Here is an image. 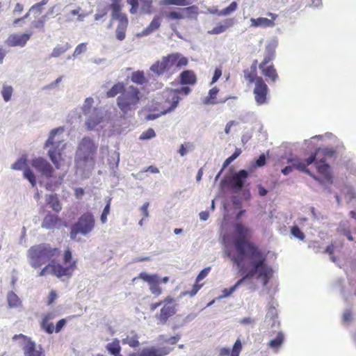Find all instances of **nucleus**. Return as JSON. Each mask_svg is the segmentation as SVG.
I'll return each instance as SVG.
<instances>
[{"label": "nucleus", "instance_id": "49530a36", "mask_svg": "<svg viewBox=\"0 0 356 356\" xmlns=\"http://www.w3.org/2000/svg\"><path fill=\"white\" fill-rule=\"evenodd\" d=\"M93 103H94L93 98L88 97L86 99V100L83 104V106H82V110H83V114L85 115H87L92 113V109L95 108H92Z\"/></svg>", "mask_w": 356, "mask_h": 356}, {"label": "nucleus", "instance_id": "aec40b11", "mask_svg": "<svg viewBox=\"0 0 356 356\" xmlns=\"http://www.w3.org/2000/svg\"><path fill=\"white\" fill-rule=\"evenodd\" d=\"M248 176V173L245 170L234 174L230 179V185L235 192L241 190L244 186L245 179Z\"/></svg>", "mask_w": 356, "mask_h": 356}, {"label": "nucleus", "instance_id": "f8f14e48", "mask_svg": "<svg viewBox=\"0 0 356 356\" xmlns=\"http://www.w3.org/2000/svg\"><path fill=\"white\" fill-rule=\"evenodd\" d=\"M95 218L90 213L83 214L74 224L82 235H86L93 229L95 227Z\"/></svg>", "mask_w": 356, "mask_h": 356}, {"label": "nucleus", "instance_id": "72a5a7b5", "mask_svg": "<svg viewBox=\"0 0 356 356\" xmlns=\"http://www.w3.org/2000/svg\"><path fill=\"white\" fill-rule=\"evenodd\" d=\"M181 13H183L184 19H193L197 17L199 12L198 7L196 6H188L186 8H181Z\"/></svg>", "mask_w": 356, "mask_h": 356}, {"label": "nucleus", "instance_id": "2eb2a0df", "mask_svg": "<svg viewBox=\"0 0 356 356\" xmlns=\"http://www.w3.org/2000/svg\"><path fill=\"white\" fill-rule=\"evenodd\" d=\"M11 169L15 170H24V177L29 180L31 186L34 187L36 184V178L33 171L27 168L26 159L21 157L11 165Z\"/></svg>", "mask_w": 356, "mask_h": 356}, {"label": "nucleus", "instance_id": "3c124183", "mask_svg": "<svg viewBox=\"0 0 356 356\" xmlns=\"http://www.w3.org/2000/svg\"><path fill=\"white\" fill-rule=\"evenodd\" d=\"M12 94H13V88L9 86H3L2 90H1V95H2L3 100L6 102H8V101L10 100Z\"/></svg>", "mask_w": 356, "mask_h": 356}, {"label": "nucleus", "instance_id": "1a4fd4ad", "mask_svg": "<svg viewBox=\"0 0 356 356\" xmlns=\"http://www.w3.org/2000/svg\"><path fill=\"white\" fill-rule=\"evenodd\" d=\"M13 340H19L24 356H45L42 347L39 345L37 349L36 343L26 336L19 334L13 337Z\"/></svg>", "mask_w": 356, "mask_h": 356}, {"label": "nucleus", "instance_id": "7c9ffc66", "mask_svg": "<svg viewBox=\"0 0 356 356\" xmlns=\"http://www.w3.org/2000/svg\"><path fill=\"white\" fill-rule=\"evenodd\" d=\"M128 25L127 17H123L116 29V38L122 41L125 38V31Z\"/></svg>", "mask_w": 356, "mask_h": 356}, {"label": "nucleus", "instance_id": "4be33fe9", "mask_svg": "<svg viewBox=\"0 0 356 356\" xmlns=\"http://www.w3.org/2000/svg\"><path fill=\"white\" fill-rule=\"evenodd\" d=\"M234 21L233 19L227 18L218 24L213 29L208 31V33L211 35H218L226 31L229 28L234 26Z\"/></svg>", "mask_w": 356, "mask_h": 356}, {"label": "nucleus", "instance_id": "338daca9", "mask_svg": "<svg viewBox=\"0 0 356 356\" xmlns=\"http://www.w3.org/2000/svg\"><path fill=\"white\" fill-rule=\"evenodd\" d=\"M202 286V284H198L197 283L193 285V289L191 291H186V292L183 293V295L185 296L186 294H189L191 296H193L201 289Z\"/></svg>", "mask_w": 356, "mask_h": 356}, {"label": "nucleus", "instance_id": "39448f33", "mask_svg": "<svg viewBox=\"0 0 356 356\" xmlns=\"http://www.w3.org/2000/svg\"><path fill=\"white\" fill-rule=\"evenodd\" d=\"M63 261L65 264V267L54 261H51L38 273V275L43 277L47 275H52L60 279H63V277L70 278L76 268V261H72V252L69 249L65 250L64 253Z\"/></svg>", "mask_w": 356, "mask_h": 356}, {"label": "nucleus", "instance_id": "37998d69", "mask_svg": "<svg viewBox=\"0 0 356 356\" xmlns=\"http://www.w3.org/2000/svg\"><path fill=\"white\" fill-rule=\"evenodd\" d=\"M260 69L262 70L263 74L270 79L273 81H275L277 79V73L273 65L268 66L266 68L264 66Z\"/></svg>", "mask_w": 356, "mask_h": 356}, {"label": "nucleus", "instance_id": "20e7f679", "mask_svg": "<svg viewBox=\"0 0 356 356\" xmlns=\"http://www.w3.org/2000/svg\"><path fill=\"white\" fill-rule=\"evenodd\" d=\"M143 95L140 89L134 86H129L116 99V104L124 115H133L139 107Z\"/></svg>", "mask_w": 356, "mask_h": 356}, {"label": "nucleus", "instance_id": "e2e57ef3", "mask_svg": "<svg viewBox=\"0 0 356 356\" xmlns=\"http://www.w3.org/2000/svg\"><path fill=\"white\" fill-rule=\"evenodd\" d=\"M127 1L129 4H130L131 6V8L130 9V13L131 14L136 13L138 8V6H139L138 1H140V0H127Z\"/></svg>", "mask_w": 356, "mask_h": 356}, {"label": "nucleus", "instance_id": "c03bdc74", "mask_svg": "<svg viewBox=\"0 0 356 356\" xmlns=\"http://www.w3.org/2000/svg\"><path fill=\"white\" fill-rule=\"evenodd\" d=\"M163 15L166 19H168L169 20L184 19V15H183V13H181V8H179L177 10L165 12Z\"/></svg>", "mask_w": 356, "mask_h": 356}, {"label": "nucleus", "instance_id": "4468645a", "mask_svg": "<svg viewBox=\"0 0 356 356\" xmlns=\"http://www.w3.org/2000/svg\"><path fill=\"white\" fill-rule=\"evenodd\" d=\"M138 278L149 283V290L153 295L159 296L161 294L162 289L159 286V284L161 283V278L158 275H151L146 273H141L139 274Z\"/></svg>", "mask_w": 356, "mask_h": 356}, {"label": "nucleus", "instance_id": "c756f323", "mask_svg": "<svg viewBox=\"0 0 356 356\" xmlns=\"http://www.w3.org/2000/svg\"><path fill=\"white\" fill-rule=\"evenodd\" d=\"M106 349L112 355H122L120 354L121 346L120 341L117 339H115L111 342L108 343L106 346Z\"/></svg>", "mask_w": 356, "mask_h": 356}, {"label": "nucleus", "instance_id": "423d86ee", "mask_svg": "<svg viewBox=\"0 0 356 356\" xmlns=\"http://www.w3.org/2000/svg\"><path fill=\"white\" fill-rule=\"evenodd\" d=\"M58 252L57 248H53L49 244L42 243L33 245L27 251L29 264L33 268H40Z\"/></svg>", "mask_w": 356, "mask_h": 356}, {"label": "nucleus", "instance_id": "6e6d98bb", "mask_svg": "<svg viewBox=\"0 0 356 356\" xmlns=\"http://www.w3.org/2000/svg\"><path fill=\"white\" fill-rule=\"evenodd\" d=\"M111 200H108L106 205L104 207L103 212L100 217L102 223L105 224L107 222V216L110 213Z\"/></svg>", "mask_w": 356, "mask_h": 356}, {"label": "nucleus", "instance_id": "79ce46f5", "mask_svg": "<svg viewBox=\"0 0 356 356\" xmlns=\"http://www.w3.org/2000/svg\"><path fill=\"white\" fill-rule=\"evenodd\" d=\"M339 231L342 232L349 241H353L354 238L350 234V224L347 220L341 221L338 228Z\"/></svg>", "mask_w": 356, "mask_h": 356}, {"label": "nucleus", "instance_id": "5fc2aeb1", "mask_svg": "<svg viewBox=\"0 0 356 356\" xmlns=\"http://www.w3.org/2000/svg\"><path fill=\"white\" fill-rule=\"evenodd\" d=\"M141 10L143 13H150L152 0H140Z\"/></svg>", "mask_w": 356, "mask_h": 356}, {"label": "nucleus", "instance_id": "6ab92c4d", "mask_svg": "<svg viewBox=\"0 0 356 356\" xmlns=\"http://www.w3.org/2000/svg\"><path fill=\"white\" fill-rule=\"evenodd\" d=\"M32 33L12 34L6 40V43L9 47H23L26 45L30 39Z\"/></svg>", "mask_w": 356, "mask_h": 356}, {"label": "nucleus", "instance_id": "a878e982", "mask_svg": "<svg viewBox=\"0 0 356 356\" xmlns=\"http://www.w3.org/2000/svg\"><path fill=\"white\" fill-rule=\"evenodd\" d=\"M149 70L158 76L163 75L164 73H168L163 56L161 60L156 61L153 65H152Z\"/></svg>", "mask_w": 356, "mask_h": 356}, {"label": "nucleus", "instance_id": "864d4df0", "mask_svg": "<svg viewBox=\"0 0 356 356\" xmlns=\"http://www.w3.org/2000/svg\"><path fill=\"white\" fill-rule=\"evenodd\" d=\"M195 317H196V314H188V316H186L185 317V318L183 320V321L181 323H175L172 326V329L173 330H177V329H178V328L185 325L188 322L193 321Z\"/></svg>", "mask_w": 356, "mask_h": 356}, {"label": "nucleus", "instance_id": "0e129e2a", "mask_svg": "<svg viewBox=\"0 0 356 356\" xmlns=\"http://www.w3.org/2000/svg\"><path fill=\"white\" fill-rule=\"evenodd\" d=\"M191 88L188 86H184V87H181L180 89L177 90V91H173V90H171L170 92V97L171 98L172 97V92H175L177 95V92L178 93H181V94H184V95H188L191 92Z\"/></svg>", "mask_w": 356, "mask_h": 356}, {"label": "nucleus", "instance_id": "603ef678", "mask_svg": "<svg viewBox=\"0 0 356 356\" xmlns=\"http://www.w3.org/2000/svg\"><path fill=\"white\" fill-rule=\"evenodd\" d=\"M122 343L124 344H127L130 347L135 348L139 346L140 343L138 341V337L136 336L134 337H127L122 339Z\"/></svg>", "mask_w": 356, "mask_h": 356}, {"label": "nucleus", "instance_id": "cd10ccee", "mask_svg": "<svg viewBox=\"0 0 356 356\" xmlns=\"http://www.w3.org/2000/svg\"><path fill=\"white\" fill-rule=\"evenodd\" d=\"M179 101V96L177 95L175 92H172L171 106L168 109L161 112L159 114H149V115H147L146 119L147 120H153L156 119L157 118H159L161 115H164V114H166L167 113H169V112L172 111V110H174L177 106Z\"/></svg>", "mask_w": 356, "mask_h": 356}, {"label": "nucleus", "instance_id": "f704fd0d", "mask_svg": "<svg viewBox=\"0 0 356 356\" xmlns=\"http://www.w3.org/2000/svg\"><path fill=\"white\" fill-rule=\"evenodd\" d=\"M219 92V89L217 87H213L209 90L208 96H207L204 100L203 103L206 105H214L218 104V101L216 100V96Z\"/></svg>", "mask_w": 356, "mask_h": 356}, {"label": "nucleus", "instance_id": "b1692460", "mask_svg": "<svg viewBox=\"0 0 356 356\" xmlns=\"http://www.w3.org/2000/svg\"><path fill=\"white\" fill-rule=\"evenodd\" d=\"M316 167L318 172L323 176L324 181L330 182L332 177L330 172V165L321 159L316 162Z\"/></svg>", "mask_w": 356, "mask_h": 356}, {"label": "nucleus", "instance_id": "4d7b16f0", "mask_svg": "<svg viewBox=\"0 0 356 356\" xmlns=\"http://www.w3.org/2000/svg\"><path fill=\"white\" fill-rule=\"evenodd\" d=\"M291 234L295 238H297L299 240H304L305 234L302 231L299 229L298 226H293L291 229Z\"/></svg>", "mask_w": 356, "mask_h": 356}, {"label": "nucleus", "instance_id": "412c9836", "mask_svg": "<svg viewBox=\"0 0 356 356\" xmlns=\"http://www.w3.org/2000/svg\"><path fill=\"white\" fill-rule=\"evenodd\" d=\"M277 45L278 40L276 38L272 39L267 42V44L266 46L265 56L263 61L259 65V68H262L274 58L275 49L277 47Z\"/></svg>", "mask_w": 356, "mask_h": 356}, {"label": "nucleus", "instance_id": "9b49d317", "mask_svg": "<svg viewBox=\"0 0 356 356\" xmlns=\"http://www.w3.org/2000/svg\"><path fill=\"white\" fill-rule=\"evenodd\" d=\"M169 74H173L178 69L187 65L188 59L179 53H173L163 56Z\"/></svg>", "mask_w": 356, "mask_h": 356}, {"label": "nucleus", "instance_id": "473e14b6", "mask_svg": "<svg viewBox=\"0 0 356 356\" xmlns=\"http://www.w3.org/2000/svg\"><path fill=\"white\" fill-rule=\"evenodd\" d=\"M126 88L123 82H118L106 92V96L108 97H114L118 94L120 95L126 90Z\"/></svg>", "mask_w": 356, "mask_h": 356}, {"label": "nucleus", "instance_id": "58836bf2", "mask_svg": "<svg viewBox=\"0 0 356 356\" xmlns=\"http://www.w3.org/2000/svg\"><path fill=\"white\" fill-rule=\"evenodd\" d=\"M195 0H162L161 5H175L178 6H188L192 5Z\"/></svg>", "mask_w": 356, "mask_h": 356}, {"label": "nucleus", "instance_id": "c85d7f7f", "mask_svg": "<svg viewBox=\"0 0 356 356\" xmlns=\"http://www.w3.org/2000/svg\"><path fill=\"white\" fill-rule=\"evenodd\" d=\"M59 219L57 216L54 214H47L42 222V227L45 229H54L57 227Z\"/></svg>", "mask_w": 356, "mask_h": 356}, {"label": "nucleus", "instance_id": "69168bd1", "mask_svg": "<svg viewBox=\"0 0 356 356\" xmlns=\"http://www.w3.org/2000/svg\"><path fill=\"white\" fill-rule=\"evenodd\" d=\"M242 349V344L240 339H237L233 346L231 353L239 355Z\"/></svg>", "mask_w": 356, "mask_h": 356}, {"label": "nucleus", "instance_id": "13d9d810", "mask_svg": "<svg viewBox=\"0 0 356 356\" xmlns=\"http://www.w3.org/2000/svg\"><path fill=\"white\" fill-rule=\"evenodd\" d=\"M156 136L155 131L153 129L149 128L147 131L142 133L140 136V140H148L154 138Z\"/></svg>", "mask_w": 356, "mask_h": 356}, {"label": "nucleus", "instance_id": "de8ad7c7", "mask_svg": "<svg viewBox=\"0 0 356 356\" xmlns=\"http://www.w3.org/2000/svg\"><path fill=\"white\" fill-rule=\"evenodd\" d=\"M238 4L236 1L232 2L229 6L220 10L219 16H227L236 10Z\"/></svg>", "mask_w": 356, "mask_h": 356}, {"label": "nucleus", "instance_id": "dca6fc26", "mask_svg": "<svg viewBox=\"0 0 356 356\" xmlns=\"http://www.w3.org/2000/svg\"><path fill=\"white\" fill-rule=\"evenodd\" d=\"M316 156V153L311 155L308 159L303 160L299 158H293L289 159V163H291L293 168L298 170L299 171L304 172L307 175L313 177L316 180H318V179L314 176L310 171L307 169V166L312 164L314 162Z\"/></svg>", "mask_w": 356, "mask_h": 356}, {"label": "nucleus", "instance_id": "0eeeda50", "mask_svg": "<svg viewBox=\"0 0 356 356\" xmlns=\"http://www.w3.org/2000/svg\"><path fill=\"white\" fill-rule=\"evenodd\" d=\"M31 165L37 171L41 173L42 177L48 179L45 184L47 190L54 191L61 184L63 175L58 177L54 176L52 166L45 159L42 158L33 159Z\"/></svg>", "mask_w": 356, "mask_h": 356}, {"label": "nucleus", "instance_id": "a19ab883", "mask_svg": "<svg viewBox=\"0 0 356 356\" xmlns=\"http://www.w3.org/2000/svg\"><path fill=\"white\" fill-rule=\"evenodd\" d=\"M70 48L71 45L68 42H65L63 44H58L54 48L50 56L57 58L66 52Z\"/></svg>", "mask_w": 356, "mask_h": 356}, {"label": "nucleus", "instance_id": "bb28decb", "mask_svg": "<svg viewBox=\"0 0 356 356\" xmlns=\"http://www.w3.org/2000/svg\"><path fill=\"white\" fill-rule=\"evenodd\" d=\"M180 83L182 85H194L196 83V76L191 70H185L180 75Z\"/></svg>", "mask_w": 356, "mask_h": 356}, {"label": "nucleus", "instance_id": "6e6552de", "mask_svg": "<svg viewBox=\"0 0 356 356\" xmlns=\"http://www.w3.org/2000/svg\"><path fill=\"white\" fill-rule=\"evenodd\" d=\"M162 306L159 312L155 315V318L158 325H164L170 317L177 312V304L176 300L170 296L165 298L159 302L150 305V309L154 311L159 307Z\"/></svg>", "mask_w": 356, "mask_h": 356}, {"label": "nucleus", "instance_id": "f257e3e1", "mask_svg": "<svg viewBox=\"0 0 356 356\" xmlns=\"http://www.w3.org/2000/svg\"><path fill=\"white\" fill-rule=\"evenodd\" d=\"M235 232L234 244L236 253L233 254L226 250L225 254L238 266L242 277L232 287L224 289L218 299L229 296L241 284L252 291L257 290L259 284L265 287L273 276V269L266 263V252L247 241L248 229L238 223L235 225Z\"/></svg>", "mask_w": 356, "mask_h": 356}, {"label": "nucleus", "instance_id": "5701e85b", "mask_svg": "<svg viewBox=\"0 0 356 356\" xmlns=\"http://www.w3.org/2000/svg\"><path fill=\"white\" fill-rule=\"evenodd\" d=\"M250 26L254 28H273L275 26V23L273 20H268L266 17H258L250 19Z\"/></svg>", "mask_w": 356, "mask_h": 356}, {"label": "nucleus", "instance_id": "c9c22d12", "mask_svg": "<svg viewBox=\"0 0 356 356\" xmlns=\"http://www.w3.org/2000/svg\"><path fill=\"white\" fill-rule=\"evenodd\" d=\"M131 81L138 85H144L147 83L148 80L145 76V73L143 71L138 70L136 72H134L131 76Z\"/></svg>", "mask_w": 356, "mask_h": 356}, {"label": "nucleus", "instance_id": "a211bd4d", "mask_svg": "<svg viewBox=\"0 0 356 356\" xmlns=\"http://www.w3.org/2000/svg\"><path fill=\"white\" fill-rule=\"evenodd\" d=\"M172 348L169 347L156 348L154 346L145 348L140 352L131 353L128 356H165L168 355Z\"/></svg>", "mask_w": 356, "mask_h": 356}, {"label": "nucleus", "instance_id": "4c0bfd02", "mask_svg": "<svg viewBox=\"0 0 356 356\" xmlns=\"http://www.w3.org/2000/svg\"><path fill=\"white\" fill-rule=\"evenodd\" d=\"M7 302L10 308H17L21 305V300L16 293L10 291L7 294Z\"/></svg>", "mask_w": 356, "mask_h": 356}, {"label": "nucleus", "instance_id": "bf43d9fd", "mask_svg": "<svg viewBox=\"0 0 356 356\" xmlns=\"http://www.w3.org/2000/svg\"><path fill=\"white\" fill-rule=\"evenodd\" d=\"M87 50V44L86 43H81L75 48L74 51L72 54L73 57H76L82 53L86 52Z\"/></svg>", "mask_w": 356, "mask_h": 356}, {"label": "nucleus", "instance_id": "2f4dec72", "mask_svg": "<svg viewBox=\"0 0 356 356\" xmlns=\"http://www.w3.org/2000/svg\"><path fill=\"white\" fill-rule=\"evenodd\" d=\"M47 204L55 211L58 212L62 207L56 194H51L46 197Z\"/></svg>", "mask_w": 356, "mask_h": 356}, {"label": "nucleus", "instance_id": "a18cd8bd", "mask_svg": "<svg viewBox=\"0 0 356 356\" xmlns=\"http://www.w3.org/2000/svg\"><path fill=\"white\" fill-rule=\"evenodd\" d=\"M49 0H42L40 3L33 5L29 10V13H32L35 17H37L42 11V6L48 3Z\"/></svg>", "mask_w": 356, "mask_h": 356}, {"label": "nucleus", "instance_id": "680f3d73", "mask_svg": "<svg viewBox=\"0 0 356 356\" xmlns=\"http://www.w3.org/2000/svg\"><path fill=\"white\" fill-rule=\"evenodd\" d=\"M210 270H211L210 267H207V268H204L203 270H202L196 277V282H199L201 280H202L203 279H204L208 275Z\"/></svg>", "mask_w": 356, "mask_h": 356}, {"label": "nucleus", "instance_id": "774afa93", "mask_svg": "<svg viewBox=\"0 0 356 356\" xmlns=\"http://www.w3.org/2000/svg\"><path fill=\"white\" fill-rule=\"evenodd\" d=\"M244 77L245 79L248 80L250 83H255V80L257 78V76L256 77V74L249 72L248 70L244 71Z\"/></svg>", "mask_w": 356, "mask_h": 356}, {"label": "nucleus", "instance_id": "f3484780", "mask_svg": "<svg viewBox=\"0 0 356 356\" xmlns=\"http://www.w3.org/2000/svg\"><path fill=\"white\" fill-rule=\"evenodd\" d=\"M268 87L261 77H257L255 80L254 89V99L257 104L261 105L266 102Z\"/></svg>", "mask_w": 356, "mask_h": 356}, {"label": "nucleus", "instance_id": "393cba45", "mask_svg": "<svg viewBox=\"0 0 356 356\" xmlns=\"http://www.w3.org/2000/svg\"><path fill=\"white\" fill-rule=\"evenodd\" d=\"M161 21L162 19L161 16H155L150 22V24H149V26L145 29H143L142 32L139 34V35L146 36L156 31L159 29L161 24Z\"/></svg>", "mask_w": 356, "mask_h": 356}, {"label": "nucleus", "instance_id": "7ed1b4c3", "mask_svg": "<svg viewBox=\"0 0 356 356\" xmlns=\"http://www.w3.org/2000/svg\"><path fill=\"white\" fill-rule=\"evenodd\" d=\"M63 134V127L52 129L44 144V147L48 148V156L57 169L60 168L61 162L65 159L63 150L67 144L64 143Z\"/></svg>", "mask_w": 356, "mask_h": 356}, {"label": "nucleus", "instance_id": "9d476101", "mask_svg": "<svg viewBox=\"0 0 356 356\" xmlns=\"http://www.w3.org/2000/svg\"><path fill=\"white\" fill-rule=\"evenodd\" d=\"M85 124L88 130L104 129L106 125V113L101 108H94L91 113L86 115Z\"/></svg>", "mask_w": 356, "mask_h": 356}, {"label": "nucleus", "instance_id": "052dcab7", "mask_svg": "<svg viewBox=\"0 0 356 356\" xmlns=\"http://www.w3.org/2000/svg\"><path fill=\"white\" fill-rule=\"evenodd\" d=\"M46 15H43L38 20L33 21L32 22V26L36 29H43L46 21Z\"/></svg>", "mask_w": 356, "mask_h": 356}, {"label": "nucleus", "instance_id": "8fccbe9b", "mask_svg": "<svg viewBox=\"0 0 356 356\" xmlns=\"http://www.w3.org/2000/svg\"><path fill=\"white\" fill-rule=\"evenodd\" d=\"M41 328L48 334H52L54 331V326L52 322L42 319L40 323Z\"/></svg>", "mask_w": 356, "mask_h": 356}, {"label": "nucleus", "instance_id": "ea45409f", "mask_svg": "<svg viewBox=\"0 0 356 356\" xmlns=\"http://www.w3.org/2000/svg\"><path fill=\"white\" fill-rule=\"evenodd\" d=\"M110 8L112 10L113 19H118L120 22L123 17H127L125 15L121 13V6L119 3H112L110 6Z\"/></svg>", "mask_w": 356, "mask_h": 356}, {"label": "nucleus", "instance_id": "09e8293b", "mask_svg": "<svg viewBox=\"0 0 356 356\" xmlns=\"http://www.w3.org/2000/svg\"><path fill=\"white\" fill-rule=\"evenodd\" d=\"M284 341V334L279 332L275 339H272L269 342V346L272 348H278Z\"/></svg>", "mask_w": 356, "mask_h": 356}, {"label": "nucleus", "instance_id": "e433bc0d", "mask_svg": "<svg viewBox=\"0 0 356 356\" xmlns=\"http://www.w3.org/2000/svg\"><path fill=\"white\" fill-rule=\"evenodd\" d=\"M341 193L348 203L356 199V192L350 185L345 184L341 189Z\"/></svg>", "mask_w": 356, "mask_h": 356}, {"label": "nucleus", "instance_id": "ddd939ff", "mask_svg": "<svg viewBox=\"0 0 356 356\" xmlns=\"http://www.w3.org/2000/svg\"><path fill=\"white\" fill-rule=\"evenodd\" d=\"M131 115H124L114 119L106 121V128L104 129L105 131L108 130L111 134H121L125 128L127 127V123L126 120L127 117H130Z\"/></svg>", "mask_w": 356, "mask_h": 356}, {"label": "nucleus", "instance_id": "f03ea898", "mask_svg": "<svg viewBox=\"0 0 356 356\" xmlns=\"http://www.w3.org/2000/svg\"><path fill=\"white\" fill-rule=\"evenodd\" d=\"M97 147L89 137H84L78 145L75 156L76 173L83 178L88 177L94 167Z\"/></svg>", "mask_w": 356, "mask_h": 356}]
</instances>
